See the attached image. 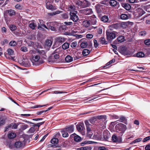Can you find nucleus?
<instances>
[{"label":"nucleus","mask_w":150,"mask_h":150,"mask_svg":"<svg viewBox=\"0 0 150 150\" xmlns=\"http://www.w3.org/2000/svg\"><path fill=\"white\" fill-rule=\"evenodd\" d=\"M43 47H37V49L34 50H31L29 52V53H32L34 52L35 53L37 52V54L41 57L44 59L47 58L46 55L47 52L49 49L47 50L46 48L42 49Z\"/></svg>","instance_id":"obj_1"},{"label":"nucleus","mask_w":150,"mask_h":150,"mask_svg":"<svg viewBox=\"0 0 150 150\" xmlns=\"http://www.w3.org/2000/svg\"><path fill=\"white\" fill-rule=\"evenodd\" d=\"M127 128L126 126L121 123L117 124L115 127L116 131L122 134L124 132Z\"/></svg>","instance_id":"obj_2"},{"label":"nucleus","mask_w":150,"mask_h":150,"mask_svg":"<svg viewBox=\"0 0 150 150\" xmlns=\"http://www.w3.org/2000/svg\"><path fill=\"white\" fill-rule=\"evenodd\" d=\"M16 14V12L14 10L12 9L7 10H6L4 12V16L6 20L8 14L10 16L15 15Z\"/></svg>","instance_id":"obj_3"},{"label":"nucleus","mask_w":150,"mask_h":150,"mask_svg":"<svg viewBox=\"0 0 150 150\" xmlns=\"http://www.w3.org/2000/svg\"><path fill=\"white\" fill-rule=\"evenodd\" d=\"M106 33L107 39L109 41L112 40L116 37V34L113 32H111L107 31Z\"/></svg>","instance_id":"obj_4"},{"label":"nucleus","mask_w":150,"mask_h":150,"mask_svg":"<svg viewBox=\"0 0 150 150\" xmlns=\"http://www.w3.org/2000/svg\"><path fill=\"white\" fill-rule=\"evenodd\" d=\"M70 19L72 20L73 21L76 22L79 20V18L78 16L76 15V13L73 11H70Z\"/></svg>","instance_id":"obj_5"},{"label":"nucleus","mask_w":150,"mask_h":150,"mask_svg":"<svg viewBox=\"0 0 150 150\" xmlns=\"http://www.w3.org/2000/svg\"><path fill=\"white\" fill-rule=\"evenodd\" d=\"M32 54V59L35 62H38L40 59V57L39 54H37V52L35 53L34 52L32 53H29Z\"/></svg>","instance_id":"obj_6"},{"label":"nucleus","mask_w":150,"mask_h":150,"mask_svg":"<svg viewBox=\"0 0 150 150\" xmlns=\"http://www.w3.org/2000/svg\"><path fill=\"white\" fill-rule=\"evenodd\" d=\"M68 133H71L73 132L74 131V125H71L69 126H67L65 128H63Z\"/></svg>","instance_id":"obj_7"},{"label":"nucleus","mask_w":150,"mask_h":150,"mask_svg":"<svg viewBox=\"0 0 150 150\" xmlns=\"http://www.w3.org/2000/svg\"><path fill=\"white\" fill-rule=\"evenodd\" d=\"M55 53L54 52L52 54L49 58V61H53L55 59H58L59 58V56L58 54H55Z\"/></svg>","instance_id":"obj_8"},{"label":"nucleus","mask_w":150,"mask_h":150,"mask_svg":"<svg viewBox=\"0 0 150 150\" xmlns=\"http://www.w3.org/2000/svg\"><path fill=\"white\" fill-rule=\"evenodd\" d=\"M110 137L109 132L107 130H105L104 132V138L105 141H108V139Z\"/></svg>","instance_id":"obj_9"},{"label":"nucleus","mask_w":150,"mask_h":150,"mask_svg":"<svg viewBox=\"0 0 150 150\" xmlns=\"http://www.w3.org/2000/svg\"><path fill=\"white\" fill-rule=\"evenodd\" d=\"M120 23H117L111 25L110 26V30H113L114 29H118L120 28Z\"/></svg>","instance_id":"obj_10"},{"label":"nucleus","mask_w":150,"mask_h":150,"mask_svg":"<svg viewBox=\"0 0 150 150\" xmlns=\"http://www.w3.org/2000/svg\"><path fill=\"white\" fill-rule=\"evenodd\" d=\"M85 124L87 132H91L92 131L91 129L92 127V125L90 124L88 120H85Z\"/></svg>","instance_id":"obj_11"},{"label":"nucleus","mask_w":150,"mask_h":150,"mask_svg":"<svg viewBox=\"0 0 150 150\" xmlns=\"http://www.w3.org/2000/svg\"><path fill=\"white\" fill-rule=\"evenodd\" d=\"M44 123L45 122L44 121L40 122H38L37 123V124H33V126L32 127L33 128V129H35V131L38 130L39 129V128L40 127V125L44 124Z\"/></svg>","instance_id":"obj_12"},{"label":"nucleus","mask_w":150,"mask_h":150,"mask_svg":"<svg viewBox=\"0 0 150 150\" xmlns=\"http://www.w3.org/2000/svg\"><path fill=\"white\" fill-rule=\"evenodd\" d=\"M69 47H58L57 49L54 52V53H58V54L62 53L64 50H66Z\"/></svg>","instance_id":"obj_13"},{"label":"nucleus","mask_w":150,"mask_h":150,"mask_svg":"<svg viewBox=\"0 0 150 150\" xmlns=\"http://www.w3.org/2000/svg\"><path fill=\"white\" fill-rule=\"evenodd\" d=\"M72 135L74 136V139L75 141L77 142H79L81 141V137L75 133L72 134Z\"/></svg>","instance_id":"obj_14"},{"label":"nucleus","mask_w":150,"mask_h":150,"mask_svg":"<svg viewBox=\"0 0 150 150\" xmlns=\"http://www.w3.org/2000/svg\"><path fill=\"white\" fill-rule=\"evenodd\" d=\"M90 4L88 1L86 0H83L82 2L81 7L84 8L87 7L90 5Z\"/></svg>","instance_id":"obj_15"},{"label":"nucleus","mask_w":150,"mask_h":150,"mask_svg":"<svg viewBox=\"0 0 150 150\" xmlns=\"http://www.w3.org/2000/svg\"><path fill=\"white\" fill-rule=\"evenodd\" d=\"M46 6L47 9L51 10L52 11L56 10L57 9L55 6H53L51 4L48 5L47 3L46 4Z\"/></svg>","instance_id":"obj_16"},{"label":"nucleus","mask_w":150,"mask_h":150,"mask_svg":"<svg viewBox=\"0 0 150 150\" xmlns=\"http://www.w3.org/2000/svg\"><path fill=\"white\" fill-rule=\"evenodd\" d=\"M96 8L98 13H101L103 9V6L99 4H97Z\"/></svg>","instance_id":"obj_17"},{"label":"nucleus","mask_w":150,"mask_h":150,"mask_svg":"<svg viewBox=\"0 0 150 150\" xmlns=\"http://www.w3.org/2000/svg\"><path fill=\"white\" fill-rule=\"evenodd\" d=\"M137 12L138 13L139 16H142L145 13V11L142 8H138L136 10Z\"/></svg>","instance_id":"obj_18"},{"label":"nucleus","mask_w":150,"mask_h":150,"mask_svg":"<svg viewBox=\"0 0 150 150\" xmlns=\"http://www.w3.org/2000/svg\"><path fill=\"white\" fill-rule=\"evenodd\" d=\"M61 133L62 134V136L63 137L66 138L69 136V134L68 132H67L65 129L63 128L60 131Z\"/></svg>","instance_id":"obj_19"},{"label":"nucleus","mask_w":150,"mask_h":150,"mask_svg":"<svg viewBox=\"0 0 150 150\" xmlns=\"http://www.w3.org/2000/svg\"><path fill=\"white\" fill-rule=\"evenodd\" d=\"M118 50L122 54H127L126 47H118Z\"/></svg>","instance_id":"obj_20"},{"label":"nucleus","mask_w":150,"mask_h":150,"mask_svg":"<svg viewBox=\"0 0 150 150\" xmlns=\"http://www.w3.org/2000/svg\"><path fill=\"white\" fill-rule=\"evenodd\" d=\"M16 137V133L13 132H11L8 135V137L9 139H14Z\"/></svg>","instance_id":"obj_21"},{"label":"nucleus","mask_w":150,"mask_h":150,"mask_svg":"<svg viewBox=\"0 0 150 150\" xmlns=\"http://www.w3.org/2000/svg\"><path fill=\"white\" fill-rule=\"evenodd\" d=\"M122 6L125 9L127 10H129L131 8V6L129 4L122 3Z\"/></svg>","instance_id":"obj_22"},{"label":"nucleus","mask_w":150,"mask_h":150,"mask_svg":"<svg viewBox=\"0 0 150 150\" xmlns=\"http://www.w3.org/2000/svg\"><path fill=\"white\" fill-rule=\"evenodd\" d=\"M90 53L89 50L87 49H84L82 52V55L83 56H86L88 55Z\"/></svg>","instance_id":"obj_23"},{"label":"nucleus","mask_w":150,"mask_h":150,"mask_svg":"<svg viewBox=\"0 0 150 150\" xmlns=\"http://www.w3.org/2000/svg\"><path fill=\"white\" fill-rule=\"evenodd\" d=\"M83 124H78L76 125V129L79 132L82 131L83 129Z\"/></svg>","instance_id":"obj_24"},{"label":"nucleus","mask_w":150,"mask_h":150,"mask_svg":"<svg viewBox=\"0 0 150 150\" xmlns=\"http://www.w3.org/2000/svg\"><path fill=\"white\" fill-rule=\"evenodd\" d=\"M52 43V40H46L45 41V45L46 46L50 47L51 46Z\"/></svg>","instance_id":"obj_25"},{"label":"nucleus","mask_w":150,"mask_h":150,"mask_svg":"<svg viewBox=\"0 0 150 150\" xmlns=\"http://www.w3.org/2000/svg\"><path fill=\"white\" fill-rule=\"evenodd\" d=\"M91 147L89 146L82 147L77 148V150H91Z\"/></svg>","instance_id":"obj_26"},{"label":"nucleus","mask_w":150,"mask_h":150,"mask_svg":"<svg viewBox=\"0 0 150 150\" xmlns=\"http://www.w3.org/2000/svg\"><path fill=\"white\" fill-rule=\"evenodd\" d=\"M84 12L86 13V15H89L92 13V11L91 8H86L83 10Z\"/></svg>","instance_id":"obj_27"},{"label":"nucleus","mask_w":150,"mask_h":150,"mask_svg":"<svg viewBox=\"0 0 150 150\" xmlns=\"http://www.w3.org/2000/svg\"><path fill=\"white\" fill-rule=\"evenodd\" d=\"M89 21L90 24L91 25L96 24V19L95 17H93L91 18Z\"/></svg>","instance_id":"obj_28"},{"label":"nucleus","mask_w":150,"mask_h":150,"mask_svg":"<svg viewBox=\"0 0 150 150\" xmlns=\"http://www.w3.org/2000/svg\"><path fill=\"white\" fill-rule=\"evenodd\" d=\"M65 60L67 62H70L73 61V58L69 55H67L65 58Z\"/></svg>","instance_id":"obj_29"},{"label":"nucleus","mask_w":150,"mask_h":150,"mask_svg":"<svg viewBox=\"0 0 150 150\" xmlns=\"http://www.w3.org/2000/svg\"><path fill=\"white\" fill-rule=\"evenodd\" d=\"M82 54H81V53L79 52H78L76 54V55L74 57V60L78 59L81 58L82 57Z\"/></svg>","instance_id":"obj_30"},{"label":"nucleus","mask_w":150,"mask_h":150,"mask_svg":"<svg viewBox=\"0 0 150 150\" xmlns=\"http://www.w3.org/2000/svg\"><path fill=\"white\" fill-rule=\"evenodd\" d=\"M120 23V28H125L127 27L128 26V23L127 22H122Z\"/></svg>","instance_id":"obj_31"},{"label":"nucleus","mask_w":150,"mask_h":150,"mask_svg":"<svg viewBox=\"0 0 150 150\" xmlns=\"http://www.w3.org/2000/svg\"><path fill=\"white\" fill-rule=\"evenodd\" d=\"M110 5L112 6H115L117 5L118 3L115 0H110Z\"/></svg>","instance_id":"obj_32"},{"label":"nucleus","mask_w":150,"mask_h":150,"mask_svg":"<svg viewBox=\"0 0 150 150\" xmlns=\"http://www.w3.org/2000/svg\"><path fill=\"white\" fill-rule=\"evenodd\" d=\"M58 142V139L56 138H53L51 140V142L54 144H57Z\"/></svg>","instance_id":"obj_33"},{"label":"nucleus","mask_w":150,"mask_h":150,"mask_svg":"<svg viewBox=\"0 0 150 150\" xmlns=\"http://www.w3.org/2000/svg\"><path fill=\"white\" fill-rule=\"evenodd\" d=\"M127 15L125 13H122L120 16V18L122 20H126L128 18Z\"/></svg>","instance_id":"obj_34"},{"label":"nucleus","mask_w":150,"mask_h":150,"mask_svg":"<svg viewBox=\"0 0 150 150\" xmlns=\"http://www.w3.org/2000/svg\"><path fill=\"white\" fill-rule=\"evenodd\" d=\"M83 25L86 27H88L90 24L89 21L85 20L83 21Z\"/></svg>","instance_id":"obj_35"},{"label":"nucleus","mask_w":150,"mask_h":150,"mask_svg":"<svg viewBox=\"0 0 150 150\" xmlns=\"http://www.w3.org/2000/svg\"><path fill=\"white\" fill-rule=\"evenodd\" d=\"M22 145V143L20 142H16L15 143V146L17 148H19Z\"/></svg>","instance_id":"obj_36"},{"label":"nucleus","mask_w":150,"mask_h":150,"mask_svg":"<svg viewBox=\"0 0 150 150\" xmlns=\"http://www.w3.org/2000/svg\"><path fill=\"white\" fill-rule=\"evenodd\" d=\"M7 54L10 56L13 55L14 54L13 50L10 48H8L7 50Z\"/></svg>","instance_id":"obj_37"},{"label":"nucleus","mask_w":150,"mask_h":150,"mask_svg":"<svg viewBox=\"0 0 150 150\" xmlns=\"http://www.w3.org/2000/svg\"><path fill=\"white\" fill-rule=\"evenodd\" d=\"M90 122L92 124H94L97 121L96 117H92L89 120Z\"/></svg>","instance_id":"obj_38"},{"label":"nucleus","mask_w":150,"mask_h":150,"mask_svg":"<svg viewBox=\"0 0 150 150\" xmlns=\"http://www.w3.org/2000/svg\"><path fill=\"white\" fill-rule=\"evenodd\" d=\"M117 39L120 43L123 42L124 41V38L123 36H120L118 37Z\"/></svg>","instance_id":"obj_39"},{"label":"nucleus","mask_w":150,"mask_h":150,"mask_svg":"<svg viewBox=\"0 0 150 150\" xmlns=\"http://www.w3.org/2000/svg\"><path fill=\"white\" fill-rule=\"evenodd\" d=\"M144 54L143 52H139L137 53V57H144Z\"/></svg>","instance_id":"obj_40"},{"label":"nucleus","mask_w":150,"mask_h":150,"mask_svg":"<svg viewBox=\"0 0 150 150\" xmlns=\"http://www.w3.org/2000/svg\"><path fill=\"white\" fill-rule=\"evenodd\" d=\"M17 44L16 42L14 40H12L9 43V45L11 46H16Z\"/></svg>","instance_id":"obj_41"},{"label":"nucleus","mask_w":150,"mask_h":150,"mask_svg":"<svg viewBox=\"0 0 150 150\" xmlns=\"http://www.w3.org/2000/svg\"><path fill=\"white\" fill-rule=\"evenodd\" d=\"M5 120L2 117H0V126L3 125L5 123Z\"/></svg>","instance_id":"obj_42"},{"label":"nucleus","mask_w":150,"mask_h":150,"mask_svg":"<svg viewBox=\"0 0 150 150\" xmlns=\"http://www.w3.org/2000/svg\"><path fill=\"white\" fill-rule=\"evenodd\" d=\"M36 25L34 23H32L29 25V27L32 29H35Z\"/></svg>","instance_id":"obj_43"},{"label":"nucleus","mask_w":150,"mask_h":150,"mask_svg":"<svg viewBox=\"0 0 150 150\" xmlns=\"http://www.w3.org/2000/svg\"><path fill=\"white\" fill-rule=\"evenodd\" d=\"M120 120L121 122L126 124L127 120L125 117H122L120 118Z\"/></svg>","instance_id":"obj_44"},{"label":"nucleus","mask_w":150,"mask_h":150,"mask_svg":"<svg viewBox=\"0 0 150 150\" xmlns=\"http://www.w3.org/2000/svg\"><path fill=\"white\" fill-rule=\"evenodd\" d=\"M142 140V138H138L132 142L130 143V144H133V143H135L137 142H140Z\"/></svg>","instance_id":"obj_45"},{"label":"nucleus","mask_w":150,"mask_h":150,"mask_svg":"<svg viewBox=\"0 0 150 150\" xmlns=\"http://www.w3.org/2000/svg\"><path fill=\"white\" fill-rule=\"evenodd\" d=\"M144 43L145 45H150V39H148L144 40Z\"/></svg>","instance_id":"obj_46"},{"label":"nucleus","mask_w":150,"mask_h":150,"mask_svg":"<svg viewBox=\"0 0 150 150\" xmlns=\"http://www.w3.org/2000/svg\"><path fill=\"white\" fill-rule=\"evenodd\" d=\"M120 42L118 41V40H117V39L115 40L113 42V45H112V47H116V46L115 45H117V44H119L120 43Z\"/></svg>","instance_id":"obj_47"},{"label":"nucleus","mask_w":150,"mask_h":150,"mask_svg":"<svg viewBox=\"0 0 150 150\" xmlns=\"http://www.w3.org/2000/svg\"><path fill=\"white\" fill-rule=\"evenodd\" d=\"M103 121L100 120L98 124V127L99 128H100L101 130L103 129Z\"/></svg>","instance_id":"obj_48"},{"label":"nucleus","mask_w":150,"mask_h":150,"mask_svg":"<svg viewBox=\"0 0 150 150\" xmlns=\"http://www.w3.org/2000/svg\"><path fill=\"white\" fill-rule=\"evenodd\" d=\"M81 47H86L88 44L86 42H83L80 44Z\"/></svg>","instance_id":"obj_49"},{"label":"nucleus","mask_w":150,"mask_h":150,"mask_svg":"<svg viewBox=\"0 0 150 150\" xmlns=\"http://www.w3.org/2000/svg\"><path fill=\"white\" fill-rule=\"evenodd\" d=\"M47 29H50L51 30L55 31V28L54 26H47V28H46Z\"/></svg>","instance_id":"obj_50"},{"label":"nucleus","mask_w":150,"mask_h":150,"mask_svg":"<svg viewBox=\"0 0 150 150\" xmlns=\"http://www.w3.org/2000/svg\"><path fill=\"white\" fill-rule=\"evenodd\" d=\"M12 125V124L11 123L10 124V125H9L8 126H7L5 127V130L4 131V132H6V131H8V130L10 128H11V126Z\"/></svg>","instance_id":"obj_51"},{"label":"nucleus","mask_w":150,"mask_h":150,"mask_svg":"<svg viewBox=\"0 0 150 150\" xmlns=\"http://www.w3.org/2000/svg\"><path fill=\"white\" fill-rule=\"evenodd\" d=\"M87 136L89 138H91L93 133L92 132H87Z\"/></svg>","instance_id":"obj_52"},{"label":"nucleus","mask_w":150,"mask_h":150,"mask_svg":"<svg viewBox=\"0 0 150 150\" xmlns=\"http://www.w3.org/2000/svg\"><path fill=\"white\" fill-rule=\"evenodd\" d=\"M10 29L12 31L15 30L16 28V27L14 25H11L10 26Z\"/></svg>","instance_id":"obj_53"},{"label":"nucleus","mask_w":150,"mask_h":150,"mask_svg":"<svg viewBox=\"0 0 150 150\" xmlns=\"http://www.w3.org/2000/svg\"><path fill=\"white\" fill-rule=\"evenodd\" d=\"M43 21L42 20H39L40 22V25H41V26H43L45 28H47V26H46L45 24L43 23Z\"/></svg>","instance_id":"obj_54"},{"label":"nucleus","mask_w":150,"mask_h":150,"mask_svg":"<svg viewBox=\"0 0 150 150\" xmlns=\"http://www.w3.org/2000/svg\"><path fill=\"white\" fill-rule=\"evenodd\" d=\"M117 138L115 135H113L112 136V141L114 142H116L117 141Z\"/></svg>","instance_id":"obj_55"},{"label":"nucleus","mask_w":150,"mask_h":150,"mask_svg":"<svg viewBox=\"0 0 150 150\" xmlns=\"http://www.w3.org/2000/svg\"><path fill=\"white\" fill-rule=\"evenodd\" d=\"M108 16H104V23H107L108 22Z\"/></svg>","instance_id":"obj_56"},{"label":"nucleus","mask_w":150,"mask_h":150,"mask_svg":"<svg viewBox=\"0 0 150 150\" xmlns=\"http://www.w3.org/2000/svg\"><path fill=\"white\" fill-rule=\"evenodd\" d=\"M18 125L14 123V124H12V125L11 126V128L13 129H15L17 128Z\"/></svg>","instance_id":"obj_57"},{"label":"nucleus","mask_w":150,"mask_h":150,"mask_svg":"<svg viewBox=\"0 0 150 150\" xmlns=\"http://www.w3.org/2000/svg\"><path fill=\"white\" fill-rule=\"evenodd\" d=\"M62 16L64 19H67L68 18V16L67 13H65L62 15Z\"/></svg>","instance_id":"obj_58"},{"label":"nucleus","mask_w":150,"mask_h":150,"mask_svg":"<svg viewBox=\"0 0 150 150\" xmlns=\"http://www.w3.org/2000/svg\"><path fill=\"white\" fill-rule=\"evenodd\" d=\"M28 125L25 124L22 126L21 129L22 130H24L28 128Z\"/></svg>","instance_id":"obj_59"},{"label":"nucleus","mask_w":150,"mask_h":150,"mask_svg":"<svg viewBox=\"0 0 150 150\" xmlns=\"http://www.w3.org/2000/svg\"><path fill=\"white\" fill-rule=\"evenodd\" d=\"M86 37L87 38L90 39L93 38V35L91 34H88L86 35Z\"/></svg>","instance_id":"obj_60"},{"label":"nucleus","mask_w":150,"mask_h":150,"mask_svg":"<svg viewBox=\"0 0 150 150\" xmlns=\"http://www.w3.org/2000/svg\"><path fill=\"white\" fill-rule=\"evenodd\" d=\"M35 131V129H34L33 128L31 127L29 130L28 132L30 133H32L34 132Z\"/></svg>","instance_id":"obj_61"},{"label":"nucleus","mask_w":150,"mask_h":150,"mask_svg":"<svg viewBox=\"0 0 150 150\" xmlns=\"http://www.w3.org/2000/svg\"><path fill=\"white\" fill-rule=\"evenodd\" d=\"M94 45L95 47H97L98 45V43L97 42L96 40L94 39L93 40Z\"/></svg>","instance_id":"obj_62"},{"label":"nucleus","mask_w":150,"mask_h":150,"mask_svg":"<svg viewBox=\"0 0 150 150\" xmlns=\"http://www.w3.org/2000/svg\"><path fill=\"white\" fill-rule=\"evenodd\" d=\"M150 139V136L144 138L143 142H145Z\"/></svg>","instance_id":"obj_63"},{"label":"nucleus","mask_w":150,"mask_h":150,"mask_svg":"<svg viewBox=\"0 0 150 150\" xmlns=\"http://www.w3.org/2000/svg\"><path fill=\"white\" fill-rule=\"evenodd\" d=\"M146 33L145 31H141L139 33V35L141 36L145 35L146 34Z\"/></svg>","instance_id":"obj_64"}]
</instances>
